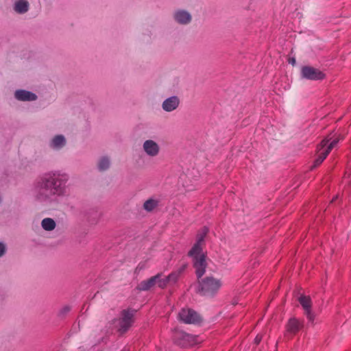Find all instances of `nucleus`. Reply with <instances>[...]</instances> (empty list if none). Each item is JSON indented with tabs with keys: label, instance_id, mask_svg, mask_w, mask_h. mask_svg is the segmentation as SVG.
Listing matches in <instances>:
<instances>
[{
	"label": "nucleus",
	"instance_id": "412c9836",
	"mask_svg": "<svg viewBox=\"0 0 351 351\" xmlns=\"http://www.w3.org/2000/svg\"><path fill=\"white\" fill-rule=\"evenodd\" d=\"M185 269V266L183 265L182 267L178 269V270L171 272L167 278L168 279L169 282L175 283L178 280L182 272Z\"/></svg>",
	"mask_w": 351,
	"mask_h": 351
},
{
	"label": "nucleus",
	"instance_id": "4468645a",
	"mask_svg": "<svg viewBox=\"0 0 351 351\" xmlns=\"http://www.w3.org/2000/svg\"><path fill=\"white\" fill-rule=\"evenodd\" d=\"M174 19L180 24L186 25L191 21L192 17L189 12L180 10L175 12Z\"/></svg>",
	"mask_w": 351,
	"mask_h": 351
},
{
	"label": "nucleus",
	"instance_id": "ddd939ff",
	"mask_svg": "<svg viewBox=\"0 0 351 351\" xmlns=\"http://www.w3.org/2000/svg\"><path fill=\"white\" fill-rule=\"evenodd\" d=\"M14 97L19 101H35L37 95L30 91L25 90H17L15 91Z\"/></svg>",
	"mask_w": 351,
	"mask_h": 351
},
{
	"label": "nucleus",
	"instance_id": "bb28decb",
	"mask_svg": "<svg viewBox=\"0 0 351 351\" xmlns=\"http://www.w3.org/2000/svg\"><path fill=\"white\" fill-rule=\"evenodd\" d=\"M70 311V307L68 306H66L64 307H63L61 311H60V313L62 315H64L66 313H67L69 311Z\"/></svg>",
	"mask_w": 351,
	"mask_h": 351
},
{
	"label": "nucleus",
	"instance_id": "1a4fd4ad",
	"mask_svg": "<svg viewBox=\"0 0 351 351\" xmlns=\"http://www.w3.org/2000/svg\"><path fill=\"white\" fill-rule=\"evenodd\" d=\"M208 232V228L204 226L196 235V241L188 252V255H193L196 253H202L203 245H204V239Z\"/></svg>",
	"mask_w": 351,
	"mask_h": 351
},
{
	"label": "nucleus",
	"instance_id": "c85d7f7f",
	"mask_svg": "<svg viewBox=\"0 0 351 351\" xmlns=\"http://www.w3.org/2000/svg\"><path fill=\"white\" fill-rule=\"evenodd\" d=\"M261 338L259 337L258 336H256V338H255V342L256 344H258L259 342L261 341Z\"/></svg>",
	"mask_w": 351,
	"mask_h": 351
},
{
	"label": "nucleus",
	"instance_id": "6e6552de",
	"mask_svg": "<svg viewBox=\"0 0 351 351\" xmlns=\"http://www.w3.org/2000/svg\"><path fill=\"white\" fill-rule=\"evenodd\" d=\"M173 341L178 346L182 348H187L196 343V337L185 332L180 331L174 334Z\"/></svg>",
	"mask_w": 351,
	"mask_h": 351
},
{
	"label": "nucleus",
	"instance_id": "a211bd4d",
	"mask_svg": "<svg viewBox=\"0 0 351 351\" xmlns=\"http://www.w3.org/2000/svg\"><path fill=\"white\" fill-rule=\"evenodd\" d=\"M339 141V138H335L332 139L330 143L329 140H323L321 142L320 146L322 147V149L324 148L330 153L332 149L336 146Z\"/></svg>",
	"mask_w": 351,
	"mask_h": 351
},
{
	"label": "nucleus",
	"instance_id": "0eeeda50",
	"mask_svg": "<svg viewBox=\"0 0 351 351\" xmlns=\"http://www.w3.org/2000/svg\"><path fill=\"white\" fill-rule=\"evenodd\" d=\"M180 320L184 324H197L201 322L199 315L191 308H182L178 313Z\"/></svg>",
	"mask_w": 351,
	"mask_h": 351
},
{
	"label": "nucleus",
	"instance_id": "f257e3e1",
	"mask_svg": "<svg viewBox=\"0 0 351 351\" xmlns=\"http://www.w3.org/2000/svg\"><path fill=\"white\" fill-rule=\"evenodd\" d=\"M69 176L60 171H52L39 177L34 184V196L36 200L49 204L57 197L64 196L67 193L66 183Z\"/></svg>",
	"mask_w": 351,
	"mask_h": 351
},
{
	"label": "nucleus",
	"instance_id": "9d476101",
	"mask_svg": "<svg viewBox=\"0 0 351 351\" xmlns=\"http://www.w3.org/2000/svg\"><path fill=\"white\" fill-rule=\"evenodd\" d=\"M179 104V98L177 96H172L163 101L162 107L165 111L171 112L178 107Z\"/></svg>",
	"mask_w": 351,
	"mask_h": 351
},
{
	"label": "nucleus",
	"instance_id": "f8f14e48",
	"mask_svg": "<svg viewBox=\"0 0 351 351\" xmlns=\"http://www.w3.org/2000/svg\"><path fill=\"white\" fill-rule=\"evenodd\" d=\"M161 276V274H158L150 278L141 281L137 286V289L139 291H148L156 285V281Z\"/></svg>",
	"mask_w": 351,
	"mask_h": 351
},
{
	"label": "nucleus",
	"instance_id": "39448f33",
	"mask_svg": "<svg viewBox=\"0 0 351 351\" xmlns=\"http://www.w3.org/2000/svg\"><path fill=\"white\" fill-rule=\"evenodd\" d=\"M303 327L302 321L295 317L290 318L285 325L284 337L287 340L291 339Z\"/></svg>",
	"mask_w": 351,
	"mask_h": 351
},
{
	"label": "nucleus",
	"instance_id": "aec40b11",
	"mask_svg": "<svg viewBox=\"0 0 351 351\" xmlns=\"http://www.w3.org/2000/svg\"><path fill=\"white\" fill-rule=\"evenodd\" d=\"M42 227L47 231L53 230L56 227V222L51 218H45L41 222Z\"/></svg>",
	"mask_w": 351,
	"mask_h": 351
},
{
	"label": "nucleus",
	"instance_id": "393cba45",
	"mask_svg": "<svg viewBox=\"0 0 351 351\" xmlns=\"http://www.w3.org/2000/svg\"><path fill=\"white\" fill-rule=\"evenodd\" d=\"M305 314L306 315V317L307 319L310 321V322H313L314 321V315L313 314V313L311 312V310H308V311H305Z\"/></svg>",
	"mask_w": 351,
	"mask_h": 351
},
{
	"label": "nucleus",
	"instance_id": "cd10ccee",
	"mask_svg": "<svg viewBox=\"0 0 351 351\" xmlns=\"http://www.w3.org/2000/svg\"><path fill=\"white\" fill-rule=\"evenodd\" d=\"M296 61L295 58H289V63L291 64L292 65H294L295 64Z\"/></svg>",
	"mask_w": 351,
	"mask_h": 351
},
{
	"label": "nucleus",
	"instance_id": "f03ea898",
	"mask_svg": "<svg viewBox=\"0 0 351 351\" xmlns=\"http://www.w3.org/2000/svg\"><path fill=\"white\" fill-rule=\"evenodd\" d=\"M221 287L220 280L213 276L198 279L197 292L204 296L213 297Z\"/></svg>",
	"mask_w": 351,
	"mask_h": 351
},
{
	"label": "nucleus",
	"instance_id": "20e7f679",
	"mask_svg": "<svg viewBox=\"0 0 351 351\" xmlns=\"http://www.w3.org/2000/svg\"><path fill=\"white\" fill-rule=\"evenodd\" d=\"M300 76L308 80L319 81L324 80L326 77V74L319 69L306 65L302 66Z\"/></svg>",
	"mask_w": 351,
	"mask_h": 351
},
{
	"label": "nucleus",
	"instance_id": "7ed1b4c3",
	"mask_svg": "<svg viewBox=\"0 0 351 351\" xmlns=\"http://www.w3.org/2000/svg\"><path fill=\"white\" fill-rule=\"evenodd\" d=\"M135 313L136 311L134 309H124L121 312L120 317L113 320L114 327L119 333H125L132 326Z\"/></svg>",
	"mask_w": 351,
	"mask_h": 351
},
{
	"label": "nucleus",
	"instance_id": "2eb2a0df",
	"mask_svg": "<svg viewBox=\"0 0 351 351\" xmlns=\"http://www.w3.org/2000/svg\"><path fill=\"white\" fill-rule=\"evenodd\" d=\"M29 2L27 0H19L14 3V10L19 14H24L28 11Z\"/></svg>",
	"mask_w": 351,
	"mask_h": 351
},
{
	"label": "nucleus",
	"instance_id": "4be33fe9",
	"mask_svg": "<svg viewBox=\"0 0 351 351\" xmlns=\"http://www.w3.org/2000/svg\"><path fill=\"white\" fill-rule=\"evenodd\" d=\"M110 164L109 158L106 156H104L101 158L98 162V169L101 171H105L109 168Z\"/></svg>",
	"mask_w": 351,
	"mask_h": 351
},
{
	"label": "nucleus",
	"instance_id": "9b49d317",
	"mask_svg": "<svg viewBox=\"0 0 351 351\" xmlns=\"http://www.w3.org/2000/svg\"><path fill=\"white\" fill-rule=\"evenodd\" d=\"M145 153L150 156H156L159 153V146L152 140H147L143 143Z\"/></svg>",
	"mask_w": 351,
	"mask_h": 351
},
{
	"label": "nucleus",
	"instance_id": "a878e982",
	"mask_svg": "<svg viewBox=\"0 0 351 351\" xmlns=\"http://www.w3.org/2000/svg\"><path fill=\"white\" fill-rule=\"evenodd\" d=\"M5 252V246L3 243L0 242V257L4 254Z\"/></svg>",
	"mask_w": 351,
	"mask_h": 351
},
{
	"label": "nucleus",
	"instance_id": "dca6fc26",
	"mask_svg": "<svg viewBox=\"0 0 351 351\" xmlns=\"http://www.w3.org/2000/svg\"><path fill=\"white\" fill-rule=\"evenodd\" d=\"M66 143L65 138L62 135L56 136L51 142V147L54 149H60Z\"/></svg>",
	"mask_w": 351,
	"mask_h": 351
},
{
	"label": "nucleus",
	"instance_id": "423d86ee",
	"mask_svg": "<svg viewBox=\"0 0 351 351\" xmlns=\"http://www.w3.org/2000/svg\"><path fill=\"white\" fill-rule=\"evenodd\" d=\"M193 259V267L195 269V274L198 279L201 278L205 274L207 263L206 261V254L202 253H196L193 255H188Z\"/></svg>",
	"mask_w": 351,
	"mask_h": 351
},
{
	"label": "nucleus",
	"instance_id": "6ab92c4d",
	"mask_svg": "<svg viewBox=\"0 0 351 351\" xmlns=\"http://www.w3.org/2000/svg\"><path fill=\"white\" fill-rule=\"evenodd\" d=\"M319 155L317 158L315 160L313 167H316L319 166L327 157L329 152L326 149H322V147L319 149Z\"/></svg>",
	"mask_w": 351,
	"mask_h": 351
},
{
	"label": "nucleus",
	"instance_id": "b1692460",
	"mask_svg": "<svg viewBox=\"0 0 351 351\" xmlns=\"http://www.w3.org/2000/svg\"><path fill=\"white\" fill-rule=\"evenodd\" d=\"M169 283L167 278H161V276L158 278V279L156 281V284L160 288L164 289L166 287L167 284Z\"/></svg>",
	"mask_w": 351,
	"mask_h": 351
},
{
	"label": "nucleus",
	"instance_id": "5701e85b",
	"mask_svg": "<svg viewBox=\"0 0 351 351\" xmlns=\"http://www.w3.org/2000/svg\"><path fill=\"white\" fill-rule=\"evenodd\" d=\"M158 202L157 200L149 199L145 202L143 208L145 210L151 212L158 206Z\"/></svg>",
	"mask_w": 351,
	"mask_h": 351
},
{
	"label": "nucleus",
	"instance_id": "f3484780",
	"mask_svg": "<svg viewBox=\"0 0 351 351\" xmlns=\"http://www.w3.org/2000/svg\"><path fill=\"white\" fill-rule=\"evenodd\" d=\"M298 301L304 308V311L311 309L312 302L309 296L301 295L298 298Z\"/></svg>",
	"mask_w": 351,
	"mask_h": 351
}]
</instances>
